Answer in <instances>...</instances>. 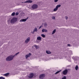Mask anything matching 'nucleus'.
<instances>
[{
	"label": "nucleus",
	"mask_w": 79,
	"mask_h": 79,
	"mask_svg": "<svg viewBox=\"0 0 79 79\" xmlns=\"http://www.w3.org/2000/svg\"><path fill=\"white\" fill-rule=\"evenodd\" d=\"M37 40H42V38L41 37L39 36L37 37Z\"/></svg>",
	"instance_id": "nucleus-13"
},
{
	"label": "nucleus",
	"mask_w": 79,
	"mask_h": 79,
	"mask_svg": "<svg viewBox=\"0 0 79 79\" xmlns=\"http://www.w3.org/2000/svg\"><path fill=\"white\" fill-rule=\"evenodd\" d=\"M57 10H58V9L56 7V8H54L53 10L54 11H56Z\"/></svg>",
	"instance_id": "nucleus-20"
},
{
	"label": "nucleus",
	"mask_w": 79,
	"mask_h": 79,
	"mask_svg": "<svg viewBox=\"0 0 79 79\" xmlns=\"http://www.w3.org/2000/svg\"><path fill=\"white\" fill-rule=\"evenodd\" d=\"M38 7V6L36 4H33L31 6L32 8L34 10L35 9H36Z\"/></svg>",
	"instance_id": "nucleus-4"
},
{
	"label": "nucleus",
	"mask_w": 79,
	"mask_h": 79,
	"mask_svg": "<svg viewBox=\"0 0 79 79\" xmlns=\"http://www.w3.org/2000/svg\"><path fill=\"white\" fill-rule=\"evenodd\" d=\"M34 76V74L33 73H31L29 74V76H28L29 78L30 79H31V78H32Z\"/></svg>",
	"instance_id": "nucleus-9"
},
{
	"label": "nucleus",
	"mask_w": 79,
	"mask_h": 79,
	"mask_svg": "<svg viewBox=\"0 0 79 79\" xmlns=\"http://www.w3.org/2000/svg\"><path fill=\"white\" fill-rule=\"evenodd\" d=\"M61 70H60L59 71H58L57 72H56L55 73V74H58V73H60V71H61Z\"/></svg>",
	"instance_id": "nucleus-23"
},
{
	"label": "nucleus",
	"mask_w": 79,
	"mask_h": 79,
	"mask_svg": "<svg viewBox=\"0 0 79 79\" xmlns=\"http://www.w3.org/2000/svg\"><path fill=\"white\" fill-rule=\"evenodd\" d=\"M58 0H55L54 1V2H58Z\"/></svg>",
	"instance_id": "nucleus-29"
},
{
	"label": "nucleus",
	"mask_w": 79,
	"mask_h": 79,
	"mask_svg": "<svg viewBox=\"0 0 79 79\" xmlns=\"http://www.w3.org/2000/svg\"><path fill=\"white\" fill-rule=\"evenodd\" d=\"M8 22H10V20H8Z\"/></svg>",
	"instance_id": "nucleus-35"
},
{
	"label": "nucleus",
	"mask_w": 79,
	"mask_h": 79,
	"mask_svg": "<svg viewBox=\"0 0 79 79\" xmlns=\"http://www.w3.org/2000/svg\"><path fill=\"white\" fill-rule=\"evenodd\" d=\"M78 68H79V67H78V65H77L75 67V69L76 71H77L78 69Z\"/></svg>",
	"instance_id": "nucleus-14"
},
{
	"label": "nucleus",
	"mask_w": 79,
	"mask_h": 79,
	"mask_svg": "<svg viewBox=\"0 0 79 79\" xmlns=\"http://www.w3.org/2000/svg\"><path fill=\"white\" fill-rule=\"evenodd\" d=\"M70 69H66L64 70L63 71V74L64 75H66L67 74V73H68V70H69Z\"/></svg>",
	"instance_id": "nucleus-3"
},
{
	"label": "nucleus",
	"mask_w": 79,
	"mask_h": 79,
	"mask_svg": "<svg viewBox=\"0 0 79 79\" xmlns=\"http://www.w3.org/2000/svg\"><path fill=\"white\" fill-rule=\"evenodd\" d=\"M30 37H28V38H27L25 41V44H27L29 41H30Z\"/></svg>",
	"instance_id": "nucleus-7"
},
{
	"label": "nucleus",
	"mask_w": 79,
	"mask_h": 79,
	"mask_svg": "<svg viewBox=\"0 0 79 79\" xmlns=\"http://www.w3.org/2000/svg\"><path fill=\"white\" fill-rule=\"evenodd\" d=\"M46 53L47 54H51L52 52L50 51H46Z\"/></svg>",
	"instance_id": "nucleus-12"
},
{
	"label": "nucleus",
	"mask_w": 79,
	"mask_h": 79,
	"mask_svg": "<svg viewBox=\"0 0 79 79\" xmlns=\"http://www.w3.org/2000/svg\"><path fill=\"white\" fill-rule=\"evenodd\" d=\"M31 55V53H29L28 54H27L25 56V57L26 58H27L29 57Z\"/></svg>",
	"instance_id": "nucleus-10"
},
{
	"label": "nucleus",
	"mask_w": 79,
	"mask_h": 79,
	"mask_svg": "<svg viewBox=\"0 0 79 79\" xmlns=\"http://www.w3.org/2000/svg\"><path fill=\"white\" fill-rule=\"evenodd\" d=\"M28 18H29V17H27L26 19H21L20 20L19 22H20L21 23H22V22H26V21H27V19Z\"/></svg>",
	"instance_id": "nucleus-5"
},
{
	"label": "nucleus",
	"mask_w": 79,
	"mask_h": 79,
	"mask_svg": "<svg viewBox=\"0 0 79 79\" xmlns=\"http://www.w3.org/2000/svg\"><path fill=\"white\" fill-rule=\"evenodd\" d=\"M45 77V75L44 74H43L40 76L39 78L40 79H43Z\"/></svg>",
	"instance_id": "nucleus-6"
},
{
	"label": "nucleus",
	"mask_w": 79,
	"mask_h": 79,
	"mask_svg": "<svg viewBox=\"0 0 79 79\" xmlns=\"http://www.w3.org/2000/svg\"><path fill=\"white\" fill-rule=\"evenodd\" d=\"M34 32H37V28L36 27L33 30Z\"/></svg>",
	"instance_id": "nucleus-16"
},
{
	"label": "nucleus",
	"mask_w": 79,
	"mask_h": 79,
	"mask_svg": "<svg viewBox=\"0 0 79 79\" xmlns=\"http://www.w3.org/2000/svg\"><path fill=\"white\" fill-rule=\"evenodd\" d=\"M18 21V18L16 17L13 18L10 21V23H15Z\"/></svg>",
	"instance_id": "nucleus-2"
},
{
	"label": "nucleus",
	"mask_w": 79,
	"mask_h": 79,
	"mask_svg": "<svg viewBox=\"0 0 79 79\" xmlns=\"http://www.w3.org/2000/svg\"><path fill=\"white\" fill-rule=\"evenodd\" d=\"M56 32V29H54L53 31L52 32V34H54Z\"/></svg>",
	"instance_id": "nucleus-19"
},
{
	"label": "nucleus",
	"mask_w": 79,
	"mask_h": 79,
	"mask_svg": "<svg viewBox=\"0 0 79 79\" xmlns=\"http://www.w3.org/2000/svg\"><path fill=\"white\" fill-rule=\"evenodd\" d=\"M5 78L4 77H0V79H5Z\"/></svg>",
	"instance_id": "nucleus-27"
},
{
	"label": "nucleus",
	"mask_w": 79,
	"mask_h": 79,
	"mask_svg": "<svg viewBox=\"0 0 79 79\" xmlns=\"http://www.w3.org/2000/svg\"><path fill=\"white\" fill-rule=\"evenodd\" d=\"M41 36L42 37H43V38H45V35L43 34H41Z\"/></svg>",
	"instance_id": "nucleus-22"
},
{
	"label": "nucleus",
	"mask_w": 79,
	"mask_h": 79,
	"mask_svg": "<svg viewBox=\"0 0 79 79\" xmlns=\"http://www.w3.org/2000/svg\"><path fill=\"white\" fill-rule=\"evenodd\" d=\"M18 15H19V13H18V12H16L15 13V15H16V16H17Z\"/></svg>",
	"instance_id": "nucleus-28"
},
{
	"label": "nucleus",
	"mask_w": 79,
	"mask_h": 79,
	"mask_svg": "<svg viewBox=\"0 0 79 79\" xmlns=\"http://www.w3.org/2000/svg\"><path fill=\"white\" fill-rule=\"evenodd\" d=\"M34 32H34V31H33V32H32V34H34Z\"/></svg>",
	"instance_id": "nucleus-34"
},
{
	"label": "nucleus",
	"mask_w": 79,
	"mask_h": 79,
	"mask_svg": "<svg viewBox=\"0 0 79 79\" xmlns=\"http://www.w3.org/2000/svg\"><path fill=\"white\" fill-rule=\"evenodd\" d=\"M62 79H66V77L65 76H64L62 78Z\"/></svg>",
	"instance_id": "nucleus-25"
},
{
	"label": "nucleus",
	"mask_w": 79,
	"mask_h": 79,
	"mask_svg": "<svg viewBox=\"0 0 79 79\" xmlns=\"http://www.w3.org/2000/svg\"><path fill=\"white\" fill-rule=\"evenodd\" d=\"M9 73H7L4 74L3 76H8L9 75Z\"/></svg>",
	"instance_id": "nucleus-17"
},
{
	"label": "nucleus",
	"mask_w": 79,
	"mask_h": 79,
	"mask_svg": "<svg viewBox=\"0 0 79 79\" xmlns=\"http://www.w3.org/2000/svg\"><path fill=\"white\" fill-rule=\"evenodd\" d=\"M42 32H48V31H47L46 29H43L42 30Z\"/></svg>",
	"instance_id": "nucleus-11"
},
{
	"label": "nucleus",
	"mask_w": 79,
	"mask_h": 79,
	"mask_svg": "<svg viewBox=\"0 0 79 79\" xmlns=\"http://www.w3.org/2000/svg\"><path fill=\"white\" fill-rule=\"evenodd\" d=\"M19 52L17 53L14 55L13 56L14 57H15V56H17V55H18V54H19Z\"/></svg>",
	"instance_id": "nucleus-15"
},
{
	"label": "nucleus",
	"mask_w": 79,
	"mask_h": 79,
	"mask_svg": "<svg viewBox=\"0 0 79 79\" xmlns=\"http://www.w3.org/2000/svg\"><path fill=\"white\" fill-rule=\"evenodd\" d=\"M68 17H67V16H66L65 17V19H68Z\"/></svg>",
	"instance_id": "nucleus-33"
},
{
	"label": "nucleus",
	"mask_w": 79,
	"mask_h": 79,
	"mask_svg": "<svg viewBox=\"0 0 79 79\" xmlns=\"http://www.w3.org/2000/svg\"><path fill=\"white\" fill-rule=\"evenodd\" d=\"M60 7H61V5H57L56 6V7L57 9H58V8H60Z\"/></svg>",
	"instance_id": "nucleus-18"
},
{
	"label": "nucleus",
	"mask_w": 79,
	"mask_h": 79,
	"mask_svg": "<svg viewBox=\"0 0 79 79\" xmlns=\"http://www.w3.org/2000/svg\"><path fill=\"white\" fill-rule=\"evenodd\" d=\"M52 19H53V20H54V19H55V17L53 16L52 17Z\"/></svg>",
	"instance_id": "nucleus-26"
},
{
	"label": "nucleus",
	"mask_w": 79,
	"mask_h": 79,
	"mask_svg": "<svg viewBox=\"0 0 79 79\" xmlns=\"http://www.w3.org/2000/svg\"><path fill=\"white\" fill-rule=\"evenodd\" d=\"M22 3H32V1L31 0H28L26 2H22Z\"/></svg>",
	"instance_id": "nucleus-8"
},
{
	"label": "nucleus",
	"mask_w": 79,
	"mask_h": 79,
	"mask_svg": "<svg viewBox=\"0 0 79 79\" xmlns=\"http://www.w3.org/2000/svg\"><path fill=\"white\" fill-rule=\"evenodd\" d=\"M67 45H68V47H71V46H70V44H68Z\"/></svg>",
	"instance_id": "nucleus-32"
},
{
	"label": "nucleus",
	"mask_w": 79,
	"mask_h": 79,
	"mask_svg": "<svg viewBox=\"0 0 79 79\" xmlns=\"http://www.w3.org/2000/svg\"><path fill=\"white\" fill-rule=\"evenodd\" d=\"M47 23H44V26L45 27H47Z\"/></svg>",
	"instance_id": "nucleus-21"
},
{
	"label": "nucleus",
	"mask_w": 79,
	"mask_h": 79,
	"mask_svg": "<svg viewBox=\"0 0 79 79\" xmlns=\"http://www.w3.org/2000/svg\"><path fill=\"white\" fill-rule=\"evenodd\" d=\"M15 12H14L11 14V16H15Z\"/></svg>",
	"instance_id": "nucleus-24"
},
{
	"label": "nucleus",
	"mask_w": 79,
	"mask_h": 79,
	"mask_svg": "<svg viewBox=\"0 0 79 79\" xmlns=\"http://www.w3.org/2000/svg\"><path fill=\"white\" fill-rule=\"evenodd\" d=\"M14 58V57H13V55H10L8 57H7L6 59V60L7 61H11L13 60Z\"/></svg>",
	"instance_id": "nucleus-1"
},
{
	"label": "nucleus",
	"mask_w": 79,
	"mask_h": 79,
	"mask_svg": "<svg viewBox=\"0 0 79 79\" xmlns=\"http://www.w3.org/2000/svg\"><path fill=\"white\" fill-rule=\"evenodd\" d=\"M35 48H36V49H37V48H38V47L37 46V45H35Z\"/></svg>",
	"instance_id": "nucleus-30"
},
{
	"label": "nucleus",
	"mask_w": 79,
	"mask_h": 79,
	"mask_svg": "<svg viewBox=\"0 0 79 79\" xmlns=\"http://www.w3.org/2000/svg\"><path fill=\"white\" fill-rule=\"evenodd\" d=\"M41 27H42V25H41V26H40L39 28V29H40V28H41Z\"/></svg>",
	"instance_id": "nucleus-31"
}]
</instances>
